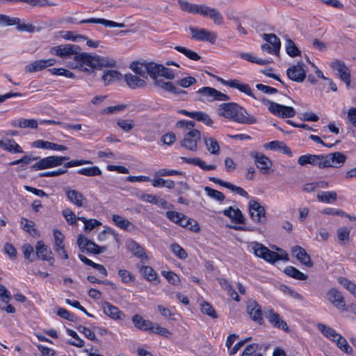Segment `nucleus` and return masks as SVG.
Returning <instances> with one entry per match:
<instances>
[{
    "instance_id": "8",
    "label": "nucleus",
    "mask_w": 356,
    "mask_h": 356,
    "mask_svg": "<svg viewBox=\"0 0 356 356\" xmlns=\"http://www.w3.org/2000/svg\"><path fill=\"white\" fill-rule=\"evenodd\" d=\"M307 67L302 62L290 66L286 70L287 77L295 82L302 83L307 76Z\"/></svg>"
},
{
    "instance_id": "17",
    "label": "nucleus",
    "mask_w": 356,
    "mask_h": 356,
    "mask_svg": "<svg viewBox=\"0 0 356 356\" xmlns=\"http://www.w3.org/2000/svg\"><path fill=\"white\" fill-rule=\"evenodd\" d=\"M64 191L68 200L77 207H84L87 205V200L81 192L70 187L65 188Z\"/></svg>"
},
{
    "instance_id": "57",
    "label": "nucleus",
    "mask_w": 356,
    "mask_h": 356,
    "mask_svg": "<svg viewBox=\"0 0 356 356\" xmlns=\"http://www.w3.org/2000/svg\"><path fill=\"white\" fill-rule=\"evenodd\" d=\"M240 56L241 58L248 61H250L253 63H257L259 65H264L270 63V61L268 60L257 58V57L253 56L252 54L248 53H241L240 54Z\"/></svg>"
},
{
    "instance_id": "56",
    "label": "nucleus",
    "mask_w": 356,
    "mask_h": 356,
    "mask_svg": "<svg viewBox=\"0 0 356 356\" xmlns=\"http://www.w3.org/2000/svg\"><path fill=\"white\" fill-rule=\"evenodd\" d=\"M193 119L197 121L202 122L207 126H211L213 123L212 119L208 114L202 111L195 112Z\"/></svg>"
},
{
    "instance_id": "62",
    "label": "nucleus",
    "mask_w": 356,
    "mask_h": 356,
    "mask_svg": "<svg viewBox=\"0 0 356 356\" xmlns=\"http://www.w3.org/2000/svg\"><path fill=\"white\" fill-rule=\"evenodd\" d=\"M62 214L69 225H76V217L74 213L70 209H64L62 211Z\"/></svg>"
},
{
    "instance_id": "55",
    "label": "nucleus",
    "mask_w": 356,
    "mask_h": 356,
    "mask_svg": "<svg viewBox=\"0 0 356 356\" xmlns=\"http://www.w3.org/2000/svg\"><path fill=\"white\" fill-rule=\"evenodd\" d=\"M286 51L291 57H296L300 54V51L291 39L286 40Z\"/></svg>"
},
{
    "instance_id": "42",
    "label": "nucleus",
    "mask_w": 356,
    "mask_h": 356,
    "mask_svg": "<svg viewBox=\"0 0 356 356\" xmlns=\"http://www.w3.org/2000/svg\"><path fill=\"white\" fill-rule=\"evenodd\" d=\"M20 224L22 229L31 236H35L38 234V231L34 227L35 223L33 221L29 220L26 218H22Z\"/></svg>"
},
{
    "instance_id": "39",
    "label": "nucleus",
    "mask_w": 356,
    "mask_h": 356,
    "mask_svg": "<svg viewBox=\"0 0 356 356\" xmlns=\"http://www.w3.org/2000/svg\"><path fill=\"white\" fill-rule=\"evenodd\" d=\"M203 139L207 150L212 154L218 155L220 152L218 141L213 138L204 137Z\"/></svg>"
},
{
    "instance_id": "13",
    "label": "nucleus",
    "mask_w": 356,
    "mask_h": 356,
    "mask_svg": "<svg viewBox=\"0 0 356 356\" xmlns=\"http://www.w3.org/2000/svg\"><path fill=\"white\" fill-rule=\"evenodd\" d=\"M189 30L191 33V38L197 41H207L213 44L216 40V34L214 32L204 29H197L191 26Z\"/></svg>"
},
{
    "instance_id": "1",
    "label": "nucleus",
    "mask_w": 356,
    "mask_h": 356,
    "mask_svg": "<svg viewBox=\"0 0 356 356\" xmlns=\"http://www.w3.org/2000/svg\"><path fill=\"white\" fill-rule=\"evenodd\" d=\"M76 63L69 65L72 68H77L79 66L83 65H87L90 69L84 67L82 70L88 72H91L93 70H102L103 67H113L116 65V62L113 58L108 57H102L99 56H92L89 53L76 54L74 57Z\"/></svg>"
},
{
    "instance_id": "43",
    "label": "nucleus",
    "mask_w": 356,
    "mask_h": 356,
    "mask_svg": "<svg viewBox=\"0 0 356 356\" xmlns=\"http://www.w3.org/2000/svg\"><path fill=\"white\" fill-rule=\"evenodd\" d=\"M122 74L117 70H108L104 72L102 79L107 85L111 82L118 81L120 79Z\"/></svg>"
},
{
    "instance_id": "15",
    "label": "nucleus",
    "mask_w": 356,
    "mask_h": 356,
    "mask_svg": "<svg viewBox=\"0 0 356 356\" xmlns=\"http://www.w3.org/2000/svg\"><path fill=\"white\" fill-rule=\"evenodd\" d=\"M81 47L76 44H68L59 45L51 48V52L61 58H69L71 56H75L76 54L81 51Z\"/></svg>"
},
{
    "instance_id": "27",
    "label": "nucleus",
    "mask_w": 356,
    "mask_h": 356,
    "mask_svg": "<svg viewBox=\"0 0 356 356\" xmlns=\"http://www.w3.org/2000/svg\"><path fill=\"white\" fill-rule=\"evenodd\" d=\"M80 24L93 23L101 24L106 27L122 28L125 26L124 23H118L113 21L102 19V18H89L80 21Z\"/></svg>"
},
{
    "instance_id": "47",
    "label": "nucleus",
    "mask_w": 356,
    "mask_h": 356,
    "mask_svg": "<svg viewBox=\"0 0 356 356\" xmlns=\"http://www.w3.org/2000/svg\"><path fill=\"white\" fill-rule=\"evenodd\" d=\"M263 259L271 264H274L279 260L288 261L289 259L286 257V255H285L284 257H281L280 254L268 248Z\"/></svg>"
},
{
    "instance_id": "60",
    "label": "nucleus",
    "mask_w": 356,
    "mask_h": 356,
    "mask_svg": "<svg viewBox=\"0 0 356 356\" xmlns=\"http://www.w3.org/2000/svg\"><path fill=\"white\" fill-rule=\"evenodd\" d=\"M20 22L18 17H10L8 15L0 14V24L3 26H13Z\"/></svg>"
},
{
    "instance_id": "29",
    "label": "nucleus",
    "mask_w": 356,
    "mask_h": 356,
    "mask_svg": "<svg viewBox=\"0 0 356 356\" xmlns=\"http://www.w3.org/2000/svg\"><path fill=\"white\" fill-rule=\"evenodd\" d=\"M33 146L37 148H42L46 149H53L57 151H65L67 147L63 145H58L49 141L42 140H38L33 142Z\"/></svg>"
},
{
    "instance_id": "23",
    "label": "nucleus",
    "mask_w": 356,
    "mask_h": 356,
    "mask_svg": "<svg viewBox=\"0 0 356 356\" xmlns=\"http://www.w3.org/2000/svg\"><path fill=\"white\" fill-rule=\"evenodd\" d=\"M35 250L38 258H40L44 261H47L49 263V265L53 266L54 259L51 256L52 252L50 250H49L48 247L44 244L42 241H39L37 242Z\"/></svg>"
},
{
    "instance_id": "4",
    "label": "nucleus",
    "mask_w": 356,
    "mask_h": 356,
    "mask_svg": "<svg viewBox=\"0 0 356 356\" xmlns=\"http://www.w3.org/2000/svg\"><path fill=\"white\" fill-rule=\"evenodd\" d=\"M180 9L190 14H199L204 17H209L218 25L222 23L223 17L216 8H211L205 4H195L186 0H177Z\"/></svg>"
},
{
    "instance_id": "25",
    "label": "nucleus",
    "mask_w": 356,
    "mask_h": 356,
    "mask_svg": "<svg viewBox=\"0 0 356 356\" xmlns=\"http://www.w3.org/2000/svg\"><path fill=\"white\" fill-rule=\"evenodd\" d=\"M131 321L135 327L141 331H148L152 327V322L145 320L140 314H134L131 317Z\"/></svg>"
},
{
    "instance_id": "53",
    "label": "nucleus",
    "mask_w": 356,
    "mask_h": 356,
    "mask_svg": "<svg viewBox=\"0 0 356 356\" xmlns=\"http://www.w3.org/2000/svg\"><path fill=\"white\" fill-rule=\"evenodd\" d=\"M154 86L163 89L165 91L170 92L172 89H175V85L172 82L164 81L162 79L159 77L153 79Z\"/></svg>"
},
{
    "instance_id": "45",
    "label": "nucleus",
    "mask_w": 356,
    "mask_h": 356,
    "mask_svg": "<svg viewBox=\"0 0 356 356\" xmlns=\"http://www.w3.org/2000/svg\"><path fill=\"white\" fill-rule=\"evenodd\" d=\"M179 225L183 227H188L190 230L193 232H198L200 228L197 221L193 219L188 218L186 216L181 218Z\"/></svg>"
},
{
    "instance_id": "18",
    "label": "nucleus",
    "mask_w": 356,
    "mask_h": 356,
    "mask_svg": "<svg viewBox=\"0 0 356 356\" xmlns=\"http://www.w3.org/2000/svg\"><path fill=\"white\" fill-rule=\"evenodd\" d=\"M327 300L337 309L347 310L344 298L337 289L332 288L327 292Z\"/></svg>"
},
{
    "instance_id": "32",
    "label": "nucleus",
    "mask_w": 356,
    "mask_h": 356,
    "mask_svg": "<svg viewBox=\"0 0 356 356\" xmlns=\"http://www.w3.org/2000/svg\"><path fill=\"white\" fill-rule=\"evenodd\" d=\"M263 39L272 46L274 50V54L277 55L280 52L281 47V42L280 38L273 33H264L262 35Z\"/></svg>"
},
{
    "instance_id": "61",
    "label": "nucleus",
    "mask_w": 356,
    "mask_h": 356,
    "mask_svg": "<svg viewBox=\"0 0 356 356\" xmlns=\"http://www.w3.org/2000/svg\"><path fill=\"white\" fill-rule=\"evenodd\" d=\"M18 127L20 128L36 129L38 127V122L34 119L20 118L18 120Z\"/></svg>"
},
{
    "instance_id": "64",
    "label": "nucleus",
    "mask_w": 356,
    "mask_h": 356,
    "mask_svg": "<svg viewBox=\"0 0 356 356\" xmlns=\"http://www.w3.org/2000/svg\"><path fill=\"white\" fill-rule=\"evenodd\" d=\"M171 250L181 259H185L188 257L185 250L177 243H173L171 245Z\"/></svg>"
},
{
    "instance_id": "36",
    "label": "nucleus",
    "mask_w": 356,
    "mask_h": 356,
    "mask_svg": "<svg viewBox=\"0 0 356 356\" xmlns=\"http://www.w3.org/2000/svg\"><path fill=\"white\" fill-rule=\"evenodd\" d=\"M229 86L230 88H236L241 92H243L250 97L255 98L249 85L246 83H241L237 79H231V81L229 83Z\"/></svg>"
},
{
    "instance_id": "46",
    "label": "nucleus",
    "mask_w": 356,
    "mask_h": 356,
    "mask_svg": "<svg viewBox=\"0 0 356 356\" xmlns=\"http://www.w3.org/2000/svg\"><path fill=\"white\" fill-rule=\"evenodd\" d=\"M77 172L79 175L87 177H95L102 175V171L97 166L83 168L78 170Z\"/></svg>"
},
{
    "instance_id": "10",
    "label": "nucleus",
    "mask_w": 356,
    "mask_h": 356,
    "mask_svg": "<svg viewBox=\"0 0 356 356\" xmlns=\"http://www.w3.org/2000/svg\"><path fill=\"white\" fill-rule=\"evenodd\" d=\"M249 211L252 219L254 222L264 224L266 221L265 209L257 201L251 200L249 202Z\"/></svg>"
},
{
    "instance_id": "12",
    "label": "nucleus",
    "mask_w": 356,
    "mask_h": 356,
    "mask_svg": "<svg viewBox=\"0 0 356 356\" xmlns=\"http://www.w3.org/2000/svg\"><path fill=\"white\" fill-rule=\"evenodd\" d=\"M330 66L334 70L337 71L339 78L347 86H349L351 82L350 73L345 63L342 60L335 59L331 62Z\"/></svg>"
},
{
    "instance_id": "9",
    "label": "nucleus",
    "mask_w": 356,
    "mask_h": 356,
    "mask_svg": "<svg viewBox=\"0 0 356 356\" xmlns=\"http://www.w3.org/2000/svg\"><path fill=\"white\" fill-rule=\"evenodd\" d=\"M92 161L89 160H85V159H76V160H72L70 161L66 162L64 163V168H59L56 170L52 171H48V172H41L39 176L40 177H57L59 175H61L63 174H65L67 172L68 168L75 167V166H79L85 164H92Z\"/></svg>"
},
{
    "instance_id": "35",
    "label": "nucleus",
    "mask_w": 356,
    "mask_h": 356,
    "mask_svg": "<svg viewBox=\"0 0 356 356\" xmlns=\"http://www.w3.org/2000/svg\"><path fill=\"white\" fill-rule=\"evenodd\" d=\"M229 86L230 88H236L241 92H243L250 97L255 98L249 85L246 83H241L237 79H231V81L229 83Z\"/></svg>"
},
{
    "instance_id": "41",
    "label": "nucleus",
    "mask_w": 356,
    "mask_h": 356,
    "mask_svg": "<svg viewBox=\"0 0 356 356\" xmlns=\"http://www.w3.org/2000/svg\"><path fill=\"white\" fill-rule=\"evenodd\" d=\"M337 198V194L334 191H321L317 194L318 201L325 203H333Z\"/></svg>"
},
{
    "instance_id": "49",
    "label": "nucleus",
    "mask_w": 356,
    "mask_h": 356,
    "mask_svg": "<svg viewBox=\"0 0 356 356\" xmlns=\"http://www.w3.org/2000/svg\"><path fill=\"white\" fill-rule=\"evenodd\" d=\"M317 327L324 336L330 340L335 341V338L338 336V333H337L334 329L321 323L318 324Z\"/></svg>"
},
{
    "instance_id": "33",
    "label": "nucleus",
    "mask_w": 356,
    "mask_h": 356,
    "mask_svg": "<svg viewBox=\"0 0 356 356\" xmlns=\"http://www.w3.org/2000/svg\"><path fill=\"white\" fill-rule=\"evenodd\" d=\"M112 220L118 227L124 230L132 231L136 229V226L132 222L119 215H113Z\"/></svg>"
},
{
    "instance_id": "7",
    "label": "nucleus",
    "mask_w": 356,
    "mask_h": 356,
    "mask_svg": "<svg viewBox=\"0 0 356 356\" xmlns=\"http://www.w3.org/2000/svg\"><path fill=\"white\" fill-rule=\"evenodd\" d=\"M262 102L265 104H269L268 110L273 115L282 118H292L296 115L295 109L291 106L282 105L266 99H263Z\"/></svg>"
},
{
    "instance_id": "26",
    "label": "nucleus",
    "mask_w": 356,
    "mask_h": 356,
    "mask_svg": "<svg viewBox=\"0 0 356 356\" xmlns=\"http://www.w3.org/2000/svg\"><path fill=\"white\" fill-rule=\"evenodd\" d=\"M323 159V154L314 155V154H305L300 156L298 159V163L302 166L307 164L317 165L319 168V163Z\"/></svg>"
},
{
    "instance_id": "11",
    "label": "nucleus",
    "mask_w": 356,
    "mask_h": 356,
    "mask_svg": "<svg viewBox=\"0 0 356 356\" xmlns=\"http://www.w3.org/2000/svg\"><path fill=\"white\" fill-rule=\"evenodd\" d=\"M200 138V132L197 129H192L185 134L181 145L186 149L194 152L197 150V142Z\"/></svg>"
},
{
    "instance_id": "63",
    "label": "nucleus",
    "mask_w": 356,
    "mask_h": 356,
    "mask_svg": "<svg viewBox=\"0 0 356 356\" xmlns=\"http://www.w3.org/2000/svg\"><path fill=\"white\" fill-rule=\"evenodd\" d=\"M339 283L356 297V285L353 282L346 278L341 277L339 278Z\"/></svg>"
},
{
    "instance_id": "22",
    "label": "nucleus",
    "mask_w": 356,
    "mask_h": 356,
    "mask_svg": "<svg viewBox=\"0 0 356 356\" xmlns=\"http://www.w3.org/2000/svg\"><path fill=\"white\" fill-rule=\"evenodd\" d=\"M291 252L302 265L308 268L313 267L314 263L304 248L299 245H296L292 247Z\"/></svg>"
},
{
    "instance_id": "21",
    "label": "nucleus",
    "mask_w": 356,
    "mask_h": 356,
    "mask_svg": "<svg viewBox=\"0 0 356 356\" xmlns=\"http://www.w3.org/2000/svg\"><path fill=\"white\" fill-rule=\"evenodd\" d=\"M251 156L254 159L257 167L262 172L266 173L272 166L270 159L264 154H259L257 152H252Z\"/></svg>"
},
{
    "instance_id": "51",
    "label": "nucleus",
    "mask_w": 356,
    "mask_h": 356,
    "mask_svg": "<svg viewBox=\"0 0 356 356\" xmlns=\"http://www.w3.org/2000/svg\"><path fill=\"white\" fill-rule=\"evenodd\" d=\"M200 309L203 314H207L213 318H218V315L216 314L215 309L212 305L207 301H204L200 304Z\"/></svg>"
},
{
    "instance_id": "6",
    "label": "nucleus",
    "mask_w": 356,
    "mask_h": 356,
    "mask_svg": "<svg viewBox=\"0 0 356 356\" xmlns=\"http://www.w3.org/2000/svg\"><path fill=\"white\" fill-rule=\"evenodd\" d=\"M346 159V156L340 152H335L323 155V159H322V161L319 163V168L341 167L344 164Z\"/></svg>"
},
{
    "instance_id": "59",
    "label": "nucleus",
    "mask_w": 356,
    "mask_h": 356,
    "mask_svg": "<svg viewBox=\"0 0 356 356\" xmlns=\"http://www.w3.org/2000/svg\"><path fill=\"white\" fill-rule=\"evenodd\" d=\"M149 332H154L159 335L169 337L171 335L170 332L165 327H161L158 323H152V327L149 330Z\"/></svg>"
},
{
    "instance_id": "34",
    "label": "nucleus",
    "mask_w": 356,
    "mask_h": 356,
    "mask_svg": "<svg viewBox=\"0 0 356 356\" xmlns=\"http://www.w3.org/2000/svg\"><path fill=\"white\" fill-rule=\"evenodd\" d=\"M147 67L148 63H143L139 61H134L130 65V68L136 74L142 76L143 79H147Z\"/></svg>"
},
{
    "instance_id": "38",
    "label": "nucleus",
    "mask_w": 356,
    "mask_h": 356,
    "mask_svg": "<svg viewBox=\"0 0 356 356\" xmlns=\"http://www.w3.org/2000/svg\"><path fill=\"white\" fill-rule=\"evenodd\" d=\"M350 229L346 227H339L337 230V238L340 245H346L350 241Z\"/></svg>"
},
{
    "instance_id": "30",
    "label": "nucleus",
    "mask_w": 356,
    "mask_h": 356,
    "mask_svg": "<svg viewBox=\"0 0 356 356\" xmlns=\"http://www.w3.org/2000/svg\"><path fill=\"white\" fill-rule=\"evenodd\" d=\"M124 79L127 84L131 89H136L137 88H143L147 84L145 79H140L136 75L130 73L125 74Z\"/></svg>"
},
{
    "instance_id": "24",
    "label": "nucleus",
    "mask_w": 356,
    "mask_h": 356,
    "mask_svg": "<svg viewBox=\"0 0 356 356\" xmlns=\"http://www.w3.org/2000/svg\"><path fill=\"white\" fill-rule=\"evenodd\" d=\"M126 247L135 257L140 259L147 260L148 259L145 249L136 241L133 239L127 241Z\"/></svg>"
},
{
    "instance_id": "3",
    "label": "nucleus",
    "mask_w": 356,
    "mask_h": 356,
    "mask_svg": "<svg viewBox=\"0 0 356 356\" xmlns=\"http://www.w3.org/2000/svg\"><path fill=\"white\" fill-rule=\"evenodd\" d=\"M218 112L220 115L240 124H253L257 122L255 117L249 114L243 107L234 102L220 104Z\"/></svg>"
},
{
    "instance_id": "19",
    "label": "nucleus",
    "mask_w": 356,
    "mask_h": 356,
    "mask_svg": "<svg viewBox=\"0 0 356 356\" xmlns=\"http://www.w3.org/2000/svg\"><path fill=\"white\" fill-rule=\"evenodd\" d=\"M102 307L104 313L113 320L123 321L126 317L122 311L108 302H104Z\"/></svg>"
},
{
    "instance_id": "14",
    "label": "nucleus",
    "mask_w": 356,
    "mask_h": 356,
    "mask_svg": "<svg viewBox=\"0 0 356 356\" xmlns=\"http://www.w3.org/2000/svg\"><path fill=\"white\" fill-rule=\"evenodd\" d=\"M264 314L273 327L281 329L286 332H289L290 330L286 322L281 318L279 314L275 312L273 309L266 310Z\"/></svg>"
},
{
    "instance_id": "28",
    "label": "nucleus",
    "mask_w": 356,
    "mask_h": 356,
    "mask_svg": "<svg viewBox=\"0 0 356 356\" xmlns=\"http://www.w3.org/2000/svg\"><path fill=\"white\" fill-rule=\"evenodd\" d=\"M264 147L266 149L281 152L283 154L291 155V151L283 142L279 140H273L270 143H265Z\"/></svg>"
},
{
    "instance_id": "52",
    "label": "nucleus",
    "mask_w": 356,
    "mask_h": 356,
    "mask_svg": "<svg viewBox=\"0 0 356 356\" xmlns=\"http://www.w3.org/2000/svg\"><path fill=\"white\" fill-rule=\"evenodd\" d=\"M204 191L207 192L208 196L215 199L218 202H223L225 199V196L222 192L213 189L209 186H205Z\"/></svg>"
},
{
    "instance_id": "20",
    "label": "nucleus",
    "mask_w": 356,
    "mask_h": 356,
    "mask_svg": "<svg viewBox=\"0 0 356 356\" xmlns=\"http://www.w3.org/2000/svg\"><path fill=\"white\" fill-rule=\"evenodd\" d=\"M55 63L56 60L54 58L38 60L27 65L25 71L29 73L41 71L47 67L54 65Z\"/></svg>"
},
{
    "instance_id": "31",
    "label": "nucleus",
    "mask_w": 356,
    "mask_h": 356,
    "mask_svg": "<svg viewBox=\"0 0 356 356\" xmlns=\"http://www.w3.org/2000/svg\"><path fill=\"white\" fill-rule=\"evenodd\" d=\"M0 147L14 154L23 153L22 148L13 139L1 140Z\"/></svg>"
},
{
    "instance_id": "58",
    "label": "nucleus",
    "mask_w": 356,
    "mask_h": 356,
    "mask_svg": "<svg viewBox=\"0 0 356 356\" xmlns=\"http://www.w3.org/2000/svg\"><path fill=\"white\" fill-rule=\"evenodd\" d=\"M252 245L254 254L259 258L264 259L268 248L258 242H252Z\"/></svg>"
},
{
    "instance_id": "5",
    "label": "nucleus",
    "mask_w": 356,
    "mask_h": 356,
    "mask_svg": "<svg viewBox=\"0 0 356 356\" xmlns=\"http://www.w3.org/2000/svg\"><path fill=\"white\" fill-rule=\"evenodd\" d=\"M69 159V156H49L43 159H39V161L34 163L31 167V170H40L58 167L61 165L65 161Z\"/></svg>"
},
{
    "instance_id": "54",
    "label": "nucleus",
    "mask_w": 356,
    "mask_h": 356,
    "mask_svg": "<svg viewBox=\"0 0 356 356\" xmlns=\"http://www.w3.org/2000/svg\"><path fill=\"white\" fill-rule=\"evenodd\" d=\"M67 332L70 336H71L72 338H74V339H76L77 341L76 342L73 341H68V343L70 345L76 346L78 348H82L84 346V345H85L84 341L79 337L78 334L75 331L67 328Z\"/></svg>"
},
{
    "instance_id": "40",
    "label": "nucleus",
    "mask_w": 356,
    "mask_h": 356,
    "mask_svg": "<svg viewBox=\"0 0 356 356\" xmlns=\"http://www.w3.org/2000/svg\"><path fill=\"white\" fill-rule=\"evenodd\" d=\"M284 273L288 276L291 277L296 280H306L307 279V275H305L298 269L291 266H286L284 270Z\"/></svg>"
},
{
    "instance_id": "50",
    "label": "nucleus",
    "mask_w": 356,
    "mask_h": 356,
    "mask_svg": "<svg viewBox=\"0 0 356 356\" xmlns=\"http://www.w3.org/2000/svg\"><path fill=\"white\" fill-rule=\"evenodd\" d=\"M175 49H176L177 51L180 53H182L191 60H198L200 59V56L196 52L191 49H188L186 47L181 46H176L175 47Z\"/></svg>"
},
{
    "instance_id": "37",
    "label": "nucleus",
    "mask_w": 356,
    "mask_h": 356,
    "mask_svg": "<svg viewBox=\"0 0 356 356\" xmlns=\"http://www.w3.org/2000/svg\"><path fill=\"white\" fill-rule=\"evenodd\" d=\"M140 272L143 274L144 277L147 279L148 281L152 282L154 284H157L159 282L156 273L151 266H143L140 268Z\"/></svg>"
},
{
    "instance_id": "44",
    "label": "nucleus",
    "mask_w": 356,
    "mask_h": 356,
    "mask_svg": "<svg viewBox=\"0 0 356 356\" xmlns=\"http://www.w3.org/2000/svg\"><path fill=\"white\" fill-rule=\"evenodd\" d=\"M335 339V342L339 348L347 354H352L353 350L352 347L348 343L346 339L343 337L341 334H338V336Z\"/></svg>"
},
{
    "instance_id": "2",
    "label": "nucleus",
    "mask_w": 356,
    "mask_h": 356,
    "mask_svg": "<svg viewBox=\"0 0 356 356\" xmlns=\"http://www.w3.org/2000/svg\"><path fill=\"white\" fill-rule=\"evenodd\" d=\"M76 63L69 65L72 68H77L79 66L83 65H87L90 69L84 67L82 70L88 72H91L93 70H102L103 67H113L116 65V62L113 58L108 57H102L99 56H92L89 53L76 54L74 57Z\"/></svg>"
},
{
    "instance_id": "48",
    "label": "nucleus",
    "mask_w": 356,
    "mask_h": 356,
    "mask_svg": "<svg viewBox=\"0 0 356 356\" xmlns=\"http://www.w3.org/2000/svg\"><path fill=\"white\" fill-rule=\"evenodd\" d=\"M161 64H158L154 62H149L147 67V75L154 79L161 76Z\"/></svg>"
},
{
    "instance_id": "16",
    "label": "nucleus",
    "mask_w": 356,
    "mask_h": 356,
    "mask_svg": "<svg viewBox=\"0 0 356 356\" xmlns=\"http://www.w3.org/2000/svg\"><path fill=\"white\" fill-rule=\"evenodd\" d=\"M247 312L253 321L258 323L259 325L264 324L261 307L256 300H250L248 302Z\"/></svg>"
}]
</instances>
